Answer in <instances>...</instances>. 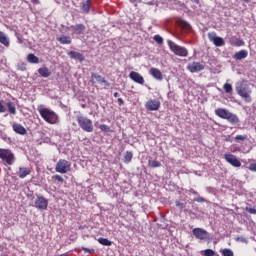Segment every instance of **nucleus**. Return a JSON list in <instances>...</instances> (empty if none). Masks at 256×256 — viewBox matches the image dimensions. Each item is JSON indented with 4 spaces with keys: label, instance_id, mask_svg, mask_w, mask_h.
<instances>
[{
    "label": "nucleus",
    "instance_id": "f257e3e1",
    "mask_svg": "<svg viewBox=\"0 0 256 256\" xmlns=\"http://www.w3.org/2000/svg\"><path fill=\"white\" fill-rule=\"evenodd\" d=\"M235 90L237 95L245 101V103H252L253 98H251V88H249V85L243 81H239L236 83Z\"/></svg>",
    "mask_w": 256,
    "mask_h": 256
},
{
    "label": "nucleus",
    "instance_id": "f03ea898",
    "mask_svg": "<svg viewBox=\"0 0 256 256\" xmlns=\"http://www.w3.org/2000/svg\"><path fill=\"white\" fill-rule=\"evenodd\" d=\"M215 115L217 117H220V119H226L228 123H231V125H237L239 123V116H237L234 113H231L229 110L225 108H217L215 110Z\"/></svg>",
    "mask_w": 256,
    "mask_h": 256
},
{
    "label": "nucleus",
    "instance_id": "7ed1b4c3",
    "mask_svg": "<svg viewBox=\"0 0 256 256\" xmlns=\"http://www.w3.org/2000/svg\"><path fill=\"white\" fill-rule=\"evenodd\" d=\"M39 113H40L42 119H44V121H46V123L55 124V123H57V121H59V117L57 116V114L55 112L49 110L48 108L40 109Z\"/></svg>",
    "mask_w": 256,
    "mask_h": 256
},
{
    "label": "nucleus",
    "instance_id": "20e7f679",
    "mask_svg": "<svg viewBox=\"0 0 256 256\" xmlns=\"http://www.w3.org/2000/svg\"><path fill=\"white\" fill-rule=\"evenodd\" d=\"M168 47L174 53V55H177L178 57H187L189 55V51L187 48L177 45L172 40H168Z\"/></svg>",
    "mask_w": 256,
    "mask_h": 256
},
{
    "label": "nucleus",
    "instance_id": "39448f33",
    "mask_svg": "<svg viewBox=\"0 0 256 256\" xmlns=\"http://www.w3.org/2000/svg\"><path fill=\"white\" fill-rule=\"evenodd\" d=\"M77 123L82 131L93 133V121L84 116H77Z\"/></svg>",
    "mask_w": 256,
    "mask_h": 256
},
{
    "label": "nucleus",
    "instance_id": "423d86ee",
    "mask_svg": "<svg viewBox=\"0 0 256 256\" xmlns=\"http://www.w3.org/2000/svg\"><path fill=\"white\" fill-rule=\"evenodd\" d=\"M192 233L194 237L199 239L200 241H207L208 243H211L213 241V238L209 235V232L203 228H194L192 230Z\"/></svg>",
    "mask_w": 256,
    "mask_h": 256
},
{
    "label": "nucleus",
    "instance_id": "0eeeda50",
    "mask_svg": "<svg viewBox=\"0 0 256 256\" xmlns=\"http://www.w3.org/2000/svg\"><path fill=\"white\" fill-rule=\"evenodd\" d=\"M0 159L7 165H13V163H15V154L9 149L0 148Z\"/></svg>",
    "mask_w": 256,
    "mask_h": 256
},
{
    "label": "nucleus",
    "instance_id": "6e6552de",
    "mask_svg": "<svg viewBox=\"0 0 256 256\" xmlns=\"http://www.w3.org/2000/svg\"><path fill=\"white\" fill-rule=\"evenodd\" d=\"M55 170L57 173H68V171H71V163L65 159H61L56 163Z\"/></svg>",
    "mask_w": 256,
    "mask_h": 256
},
{
    "label": "nucleus",
    "instance_id": "1a4fd4ad",
    "mask_svg": "<svg viewBox=\"0 0 256 256\" xmlns=\"http://www.w3.org/2000/svg\"><path fill=\"white\" fill-rule=\"evenodd\" d=\"M34 207L40 211H45L49 207V200L43 196H37L34 201Z\"/></svg>",
    "mask_w": 256,
    "mask_h": 256
},
{
    "label": "nucleus",
    "instance_id": "9d476101",
    "mask_svg": "<svg viewBox=\"0 0 256 256\" xmlns=\"http://www.w3.org/2000/svg\"><path fill=\"white\" fill-rule=\"evenodd\" d=\"M208 39L211 43H214L215 47H223L225 45V40L222 37L217 36L216 32L208 33Z\"/></svg>",
    "mask_w": 256,
    "mask_h": 256
},
{
    "label": "nucleus",
    "instance_id": "9b49d317",
    "mask_svg": "<svg viewBox=\"0 0 256 256\" xmlns=\"http://www.w3.org/2000/svg\"><path fill=\"white\" fill-rule=\"evenodd\" d=\"M224 159L227 161V163L232 165V167H241V161H239V159H237V156L233 154H225Z\"/></svg>",
    "mask_w": 256,
    "mask_h": 256
},
{
    "label": "nucleus",
    "instance_id": "f8f14e48",
    "mask_svg": "<svg viewBox=\"0 0 256 256\" xmlns=\"http://www.w3.org/2000/svg\"><path fill=\"white\" fill-rule=\"evenodd\" d=\"M187 69L190 73H199L205 69V66L199 62H192L188 64Z\"/></svg>",
    "mask_w": 256,
    "mask_h": 256
},
{
    "label": "nucleus",
    "instance_id": "ddd939ff",
    "mask_svg": "<svg viewBox=\"0 0 256 256\" xmlns=\"http://www.w3.org/2000/svg\"><path fill=\"white\" fill-rule=\"evenodd\" d=\"M129 77L134 83H138V85H144L145 83V78L139 72L131 71Z\"/></svg>",
    "mask_w": 256,
    "mask_h": 256
},
{
    "label": "nucleus",
    "instance_id": "4468645a",
    "mask_svg": "<svg viewBox=\"0 0 256 256\" xmlns=\"http://www.w3.org/2000/svg\"><path fill=\"white\" fill-rule=\"evenodd\" d=\"M159 107H161V102L159 100H149L146 103L147 111H159Z\"/></svg>",
    "mask_w": 256,
    "mask_h": 256
},
{
    "label": "nucleus",
    "instance_id": "2eb2a0df",
    "mask_svg": "<svg viewBox=\"0 0 256 256\" xmlns=\"http://www.w3.org/2000/svg\"><path fill=\"white\" fill-rule=\"evenodd\" d=\"M68 56L70 59H75L76 61H79L80 63H83L85 61V56H83L82 53L77 51H70L68 52Z\"/></svg>",
    "mask_w": 256,
    "mask_h": 256
},
{
    "label": "nucleus",
    "instance_id": "dca6fc26",
    "mask_svg": "<svg viewBox=\"0 0 256 256\" xmlns=\"http://www.w3.org/2000/svg\"><path fill=\"white\" fill-rule=\"evenodd\" d=\"M12 129L14 132H16L18 135H27V129H25V127H23V125L19 124V123H14L12 125Z\"/></svg>",
    "mask_w": 256,
    "mask_h": 256
},
{
    "label": "nucleus",
    "instance_id": "f3484780",
    "mask_svg": "<svg viewBox=\"0 0 256 256\" xmlns=\"http://www.w3.org/2000/svg\"><path fill=\"white\" fill-rule=\"evenodd\" d=\"M248 55L249 52L247 50H240L234 54L233 59H235V61H243V59H247Z\"/></svg>",
    "mask_w": 256,
    "mask_h": 256
},
{
    "label": "nucleus",
    "instance_id": "a211bd4d",
    "mask_svg": "<svg viewBox=\"0 0 256 256\" xmlns=\"http://www.w3.org/2000/svg\"><path fill=\"white\" fill-rule=\"evenodd\" d=\"M92 79H96L98 83H104L106 87H111V83L109 81L105 80V78L95 72L91 73Z\"/></svg>",
    "mask_w": 256,
    "mask_h": 256
},
{
    "label": "nucleus",
    "instance_id": "6ab92c4d",
    "mask_svg": "<svg viewBox=\"0 0 256 256\" xmlns=\"http://www.w3.org/2000/svg\"><path fill=\"white\" fill-rule=\"evenodd\" d=\"M70 29H73L76 35H83V33H85V29L87 28L83 24H76V25L70 26Z\"/></svg>",
    "mask_w": 256,
    "mask_h": 256
},
{
    "label": "nucleus",
    "instance_id": "aec40b11",
    "mask_svg": "<svg viewBox=\"0 0 256 256\" xmlns=\"http://www.w3.org/2000/svg\"><path fill=\"white\" fill-rule=\"evenodd\" d=\"M150 75H152L154 79H157V81H163V73H161V70L158 68H151Z\"/></svg>",
    "mask_w": 256,
    "mask_h": 256
},
{
    "label": "nucleus",
    "instance_id": "412c9836",
    "mask_svg": "<svg viewBox=\"0 0 256 256\" xmlns=\"http://www.w3.org/2000/svg\"><path fill=\"white\" fill-rule=\"evenodd\" d=\"M17 175L18 177H20V179H25L27 175H31V168L20 167L19 171L17 172Z\"/></svg>",
    "mask_w": 256,
    "mask_h": 256
},
{
    "label": "nucleus",
    "instance_id": "4be33fe9",
    "mask_svg": "<svg viewBox=\"0 0 256 256\" xmlns=\"http://www.w3.org/2000/svg\"><path fill=\"white\" fill-rule=\"evenodd\" d=\"M0 43L1 45H4V47H9L11 44L9 37H7V34L5 32H0Z\"/></svg>",
    "mask_w": 256,
    "mask_h": 256
},
{
    "label": "nucleus",
    "instance_id": "5701e85b",
    "mask_svg": "<svg viewBox=\"0 0 256 256\" xmlns=\"http://www.w3.org/2000/svg\"><path fill=\"white\" fill-rule=\"evenodd\" d=\"M82 13H89L91 10V0H86L81 2Z\"/></svg>",
    "mask_w": 256,
    "mask_h": 256
},
{
    "label": "nucleus",
    "instance_id": "b1692460",
    "mask_svg": "<svg viewBox=\"0 0 256 256\" xmlns=\"http://www.w3.org/2000/svg\"><path fill=\"white\" fill-rule=\"evenodd\" d=\"M57 41H59V43L61 45H71V37L70 36L62 35L60 37H57Z\"/></svg>",
    "mask_w": 256,
    "mask_h": 256
},
{
    "label": "nucleus",
    "instance_id": "393cba45",
    "mask_svg": "<svg viewBox=\"0 0 256 256\" xmlns=\"http://www.w3.org/2000/svg\"><path fill=\"white\" fill-rule=\"evenodd\" d=\"M38 73L41 77H44V78L51 77V70H49V68L47 67L39 68Z\"/></svg>",
    "mask_w": 256,
    "mask_h": 256
},
{
    "label": "nucleus",
    "instance_id": "a878e982",
    "mask_svg": "<svg viewBox=\"0 0 256 256\" xmlns=\"http://www.w3.org/2000/svg\"><path fill=\"white\" fill-rule=\"evenodd\" d=\"M6 107L8 109V113H10V115H17V108L15 107V103L9 101L6 103Z\"/></svg>",
    "mask_w": 256,
    "mask_h": 256
},
{
    "label": "nucleus",
    "instance_id": "bb28decb",
    "mask_svg": "<svg viewBox=\"0 0 256 256\" xmlns=\"http://www.w3.org/2000/svg\"><path fill=\"white\" fill-rule=\"evenodd\" d=\"M27 61L28 63L37 65V63H39V57L35 56L33 53H30L27 55Z\"/></svg>",
    "mask_w": 256,
    "mask_h": 256
},
{
    "label": "nucleus",
    "instance_id": "cd10ccee",
    "mask_svg": "<svg viewBox=\"0 0 256 256\" xmlns=\"http://www.w3.org/2000/svg\"><path fill=\"white\" fill-rule=\"evenodd\" d=\"M98 243L104 247H111L113 245V242L107 238H98Z\"/></svg>",
    "mask_w": 256,
    "mask_h": 256
},
{
    "label": "nucleus",
    "instance_id": "c85d7f7f",
    "mask_svg": "<svg viewBox=\"0 0 256 256\" xmlns=\"http://www.w3.org/2000/svg\"><path fill=\"white\" fill-rule=\"evenodd\" d=\"M132 159H133V152L126 151V153L124 154L123 162L126 164H129L131 163Z\"/></svg>",
    "mask_w": 256,
    "mask_h": 256
},
{
    "label": "nucleus",
    "instance_id": "c756f323",
    "mask_svg": "<svg viewBox=\"0 0 256 256\" xmlns=\"http://www.w3.org/2000/svg\"><path fill=\"white\" fill-rule=\"evenodd\" d=\"M179 26L182 28V29H185L186 31H190L191 29V24H189L187 21L185 20H180L179 21Z\"/></svg>",
    "mask_w": 256,
    "mask_h": 256
},
{
    "label": "nucleus",
    "instance_id": "7c9ffc66",
    "mask_svg": "<svg viewBox=\"0 0 256 256\" xmlns=\"http://www.w3.org/2000/svg\"><path fill=\"white\" fill-rule=\"evenodd\" d=\"M148 166L152 169H157V167H161V162L157 160H148Z\"/></svg>",
    "mask_w": 256,
    "mask_h": 256
},
{
    "label": "nucleus",
    "instance_id": "2f4dec72",
    "mask_svg": "<svg viewBox=\"0 0 256 256\" xmlns=\"http://www.w3.org/2000/svg\"><path fill=\"white\" fill-rule=\"evenodd\" d=\"M223 89H224L225 93H233V85H231L229 83H225L223 85Z\"/></svg>",
    "mask_w": 256,
    "mask_h": 256
},
{
    "label": "nucleus",
    "instance_id": "473e14b6",
    "mask_svg": "<svg viewBox=\"0 0 256 256\" xmlns=\"http://www.w3.org/2000/svg\"><path fill=\"white\" fill-rule=\"evenodd\" d=\"M100 130L104 133H111V127H109L107 124H101Z\"/></svg>",
    "mask_w": 256,
    "mask_h": 256
},
{
    "label": "nucleus",
    "instance_id": "72a5a7b5",
    "mask_svg": "<svg viewBox=\"0 0 256 256\" xmlns=\"http://www.w3.org/2000/svg\"><path fill=\"white\" fill-rule=\"evenodd\" d=\"M202 255H204V256H215V250L206 249V250L202 251Z\"/></svg>",
    "mask_w": 256,
    "mask_h": 256
},
{
    "label": "nucleus",
    "instance_id": "f704fd0d",
    "mask_svg": "<svg viewBox=\"0 0 256 256\" xmlns=\"http://www.w3.org/2000/svg\"><path fill=\"white\" fill-rule=\"evenodd\" d=\"M153 40L158 43V45H163V37L161 35L157 34L153 37Z\"/></svg>",
    "mask_w": 256,
    "mask_h": 256
},
{
    "label": "nucleus",
    "instance_id": "c9c22d12",
    "mask_svg": "<svg viewBox=\"0 0 256 256\" xmlns=\"http://www.w3.org/2000/svg\"><path fill=\"white\" fill-rule=\"evenodd\" d=\"M222 255L223 256H233V250L229 249V248H225L222 250Z\"/></svg>",
    "mask_w": 256,
    "mask_h": 256
},
{
    "label": "nucleus",
    "instance_id": "e433bc0d",
    "mask_svg": "<svg viewBox=\"0 0 256 256\" xmlns=\"http://www.w3.org/2000/svg\"><path fill=\"white\" fill-rule=\"evenodd\" d=\"M17 69H18V71H27V64H25V63H18Z\"/></svg>",
    "mask_w": 256,
    "mask_h": 256
},
{
    "label": "nucleus",
    "instance_id": "4c0bfd02",
    "mask_svg": "<svg viewBox=\"0 0 256 256\" xmlns=\"http://www.w3.org/2000/svg\"><path fill=\"white\" fill-rule=\"evenodd\" d=\"M235 241H238V242H240V243H249V240H247V238H245V237H243V236H237L236 238H235Z\"/></svg>",
    "mask_w": 256,
    "mask_h": 256
},
{
    "label": "nucleus",
    "instance_id": "58836bf2",
    "mask_svg": "<svg viewBox=\"0 0 256 256\" xmlns=\"http://www.w3.org/2000/svg\"><path fill=\"white\" fill-rule=\"evenodd\" d=\"M53 179H55L59 183H63V181H65V179H63V177L61 175H59V174L54 175Z\"/></svg>",
    "mask_w": 256,
    "mask_h": 256
},
{
    "label": "nucleus",
    "instance_id": "ea45409f",
    "mask_svg": "<svg viewBox=\"0 0 256 256\" xmlns=\"http://www.w3.org/2000/svg\"><path fill=\"white\" fill-rule=\"evenodd\" d=\"M82 251H84V253H89L90 255H93V253H95V249H89L85 247H82Z\"/></svg>",
    "mask_w": 256,
    "mask_h": 256
},
{
    "label": "nucleus",
    "instance_id": "a19ab883",
    "mask_svg": "<svg viewBox=\"0 0 256 256\" xmlns=\"http://www.w3.org/2000/svg\"><path fill=\"white\" fill-rule=\"evenodd\" d=\"M249 171H252L253 173H256V163H251L248 166Z\"/></svg>",
    "mask_w": 256,
    "mask_h": 256
},
{
    "label": "nucleus",
    "instance_id": "79ce46f5",
    "mask_svg": "<svg viewBox=\"0 0 256 256\" xmlns=\"http://www.w3.org/2000/svg\"><path fill=\"white\" fill-rule=\"evenodd\" d=\"M194 201L196 203H205L207 200L203 197H196V198H194Z\"/></svg>",
    "mask_w": 256,
    "mask_h": 256
},
{
    "label": "nucleus",
    "instance_id": "37998d69",
    "mask_svg": "<svg viewBox=\"0 0 256 256\" xmlns=\"http://www.w3.org/2000/svg\"><path fill=\"white\" fill-rule=\"evenodd\" d=\"M247 213H250L251 215H256V209L251 207H246Z\"/></svg>",
    "mask_w": 256,
    "mask_h": 256
},
{
    "label": "nucleus",
    "instance_id": "c03bdc74",
    "mask_svg": "<svg viewBox=\"0 0 256 256\" xmlns=\"http://www.w3.org/2000/svg\"><path fill=\"white\" fill-rule=\"evenodd\" d=\"M176 207H178V209H185V203L176 201Z\"/></svg>",
    "mask_w": 256,
    "mask_h": 256
},
{
    "label": "nucleus",
    "instance_id": "a18cd8bd",
    "mask_svg": "<svg viewBox=\"0 0 256 256\" xmlns=\"http://www.w3.org/2000/svg\"><path fill=\"white\" fill-rule=\"evenodd\" d=\"M236 141H245V139H247V137L243 136V135H237L235 137Z\"/></svg>",
    "mask_w": 256,
    "mask_h": 256
},
{
    "label": "nucleus",
    "instance_id": "49530a36",
    "mask_svg": "<svg viewBox=\"0 0 256 256\" xmlns=\"http://www.w3.org/2000/svg\"><path fill=\"white\" fill-rule=\"evenodd\" d=\"M7 111V108H5V105H3V102H0V113H5Z\"/></svg>",
    "mask_w": 256,
    "mask_h": 256
},
{
    "label": "nucleus",
    "instance_id": "de8ad7c7",
    "mask_svg": "<svg viewBox=\"0 0 256 256\" xmlns=\"http://www.w3.org/2000/svg\"><path fill=\"white\" fill-rule=\"evenodd\" d=\"M118 103L120 107L125 105V101H123V98H118Z\"/></svg>",
    "mask_w": 256,
    "mask_h": 256
},
{
    "label": "nucleus",
    "instance_id": "09e8293b",
    "mask_svg": "<svg viewBox=\"0 0 256 256\" xmlns=\"http://www.w3.org/2000/svg\"><path fill=\"white\" fill-rule=\"evenodd\" d=\"M237 45H238V47H241V45H245V42H243V40L239 39Z\"/></svg>",
    "mask_w": 256,
    "mask_h": 256
},
{
    "label": "nucleus",
    "instance_id": "8fccbe9b",
    "mask_svg": "<svg viewBox=\"0 0 256 256\" xmlns=\"http://www.w3.org/2000/svg\"><path fill=\"white\" fill-rule=\"evenodd\" d=\"M190 192L192 195H199V192L195 191L194 189H190Z\"/></svg>",
    "mask_w": 256,
    "mask_h": 256
},
{
    "label": "nucleus",
    "instance_id": "3c124183",
    "mask_svg": "<svg viewBox=\"0 0 256 256\" xmlns=\"http://www.w3.org/2000/svg\"><path fill=\"white\" fill-rule=\"evenodd\" d=\"M32 3H34V5H39V0H31Z\"/></svg>",
    "mask_w": 256,
    "mask_h": 256
},
{
    "label": "nucleus",
    "instance_id": "603ef678",
    "mask_svg": "<svg viewBox=\"0 0 256 256\" xmlns=\"http://www.w3.org/2000/svg\"><path fill=\"white\" fill-rule=\"evenodd\" d=\"M114 97H119V93H118V92H115V93H114Z\"/></svg>",
    "mask_w": 256,
    "mask_h": 256
},
{
    "label": "nucleus",
    "instance_id": "864d4df0",
    "mask_svg": "<svg viewBox=\"0 0 256 256\" xmlns=\"http://www.w3.org/2000/svg\"><path fill=\"white\" fill-rule=\"evenodd\" d=\"M241 1H245V3H250L251 0H241Z\"/></svg>",
    "mask_w": 256,
    "mask_h": 256
},
{
    "label": "nucleus",
    "instance_id": "5fc2aeb1",
    "mask_svg": "<svg viewBox=\"0 0 256 256\" xmlns=\"http://www.w3.org/2000/svg\"><path fill=\"white\" fill-rule=\"evenodd\" d=\"M0 33H3V31H0Z\"/></svg>",
    "mask_w": 256,
    "mask_h": 256
}]
</instances>
